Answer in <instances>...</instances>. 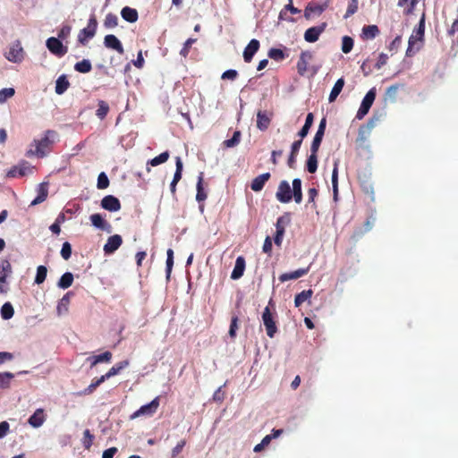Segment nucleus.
Listing matches in <instances>:
<instances>
[{
	"label": "nucleus",
	"instance_id": "nucleus-60",
	"mask_svg": "<svg viewBox=\"0 0 458 458\" xmlns=\"http://www.w3.org/2000/svg\"><path fill=\"white\" fill-rule=\"evenodd\" d=\"M271 442V437L266 436L259 444L254 446V452L259 453L263 450V448L269 445Z\"/></svg>",
	"mask_w": 458,
	"mask_h": 458
},
{
	"label": "nucleus",
	"instance_id": "nucleus-7",
	"mask_svg": "<svg viewBox=\"0 0 458 458\" xmlns=\"http://www.w3.org/2000/svg\"><path fill=\"white\" fill-rule=\"evenodd\" d=\"M159 406V397H156L149 403L142 405L138 411L134 412L131 418L140 417L142 415H153Z\"/></svg>",
	"mask_w": 458,
	"mask_h": 458
},
{
	"label": "nucleus",
	"instance_id": "nucleus-46",
	"mask_svg": "<svg viewBox=\"0 0 458 458\" xmlns=\"http://www.w3.org/2000/svg\"><path fill=\"white\" fill-rule=\"evenodd\" d=\"M118 25V17L117 15L114 13H107L106 15L105 21H104V26L106 28L111 29L114 28Z\"/></svg>",
	"mask_w": 458,
	"mask_h": 458
},
{
	"label": "nucleus",
	"instance_id": "nucleus-36",
	"mask_svg": "<svg viewBox=\"0 0 458 458\" xmlns=\"http://www.w3.org/2000/svg\"><path fill=\"white\" fill-rule=\"evenodd\" d=\"M267 55L269 58L276 62H281L288 57V55L283 49L279 48H270Z\"/></svg>",
	"mask_w": 458,
	"mask_h": 458
},
{
	"label": "nucleus",
	"instance_id": "nucleus-64",
	"mask_svg": "<svg viewBox=\"0 0 458 458\" xmlns=\"http://www.w3.org/2000/svg\"><path fill=\"white\" fill-rule=\"evenodd\" d=\"M448 35L458 40V20L454 21L452 27L448 30Z\"/></svg>",
	"mask_w": 458,
	"mask_h": 458
},
{
	"label": "nucleus",
	"instance_id": "nucleus-50",
	"mask_svg": "<svg viewBox=\"0 0 458 458\" xmlns=\"http://www.w3.org/2000/svg\"><path fill=\"white\" fill-rule=\"evenodd\" d=\"M94 436L90 433L89 429H85L83 432L82 444L85 449L89 450L93 444Z\"/></svg>",
	"mask_w": 458,
	"mask_h": 458
},
{
	"label": "nucleus",
	"instance_id": "nucleus-15",
	"mask_svg": "<svg viewBox=\"0 0 458 458\" xmlns=\"http://www.w3.org/2000/svg\"><path fill=\"white\" fill-rule=\"evenodd\" d=\"M38 195L37 197L31 201V206H35L38 204L42 203L45 201L48 195V182H41L38 184L37 188Z\"/></svg>",
	"mask_w": 458,
	"mask_h": 458
},
{
	"label": "nucleus",
	"instance_id": "nucleus-31",
	"mask_svg": "<svg viewBox=\"0 0 458 458\" xmlns=\"http://www.w3.org/2000/svg\"><path fill=\"white\" fill-rule=\"evenodd\" d=\"M70 86V82L65 75H61L55 81V93L62 95L64 93Z\"/></svg>",
	"mask_w": 458,
	"mask_h": 458
},
{
	"label": "nucleus",
	"instance_id": "nucleus-56",
	"mask_svg": "<svg viewBox=\"0 0 458 458\" xmlns=\"http://www.w3.org/2000/svg\"><path fill=\"white\" fill-rule=\"evenodd\" d=\"M71 31H72V27L70 25H68V24L63 25L57 33V36H58L57 38H59L61 40L66 39L70 36Z\"/></svg>",
	"mask_w": 458,
	"mask_h": 458
},
{
	"label": "nucleus",
	"instance_id": "nucleus-26",
	"mask_svg": "<svg viewBox=\"0 0 458 458\" xmlns=\"http://www.w3.org/2000/svg\"><path fill=\"white\" fill-rule=\"evenodd\" d=\"M270 117L267 115L266 112L259 111L257 114V127L260 131H265L268 128L270 124Z\"/></svg>",
	"mask_w": 458,
	"mask_h": 458
},
{
	"label": "nucleus",
	"instance_id": "nucleus-39",
	"mask_svg": "<svg viewBox=\"0 0 458 458\" xmlns=\"http://www.w3.org/2000/svg\"><path fill=\"white\" fill-rule=\"evenodd\" d=\"M98 108L96 111V115L100 119L103 120L106 118L109 112V106L108 104L104 100H98Z\"/></svg>",
	"mask_w": 458,
	"mask_h": 458
},
{
	"label": "nucleus",
	"instance_id": "nucleus-53",
	"mask_svg": "<svg viewBox=\"0 0 458 458\" xmlns=\"http://www.w3.org/2000/svg\"><path fill=\"white\" fill-rule=\"evenodd\" d=\"M175 165L176 169L174 174L173 182H178L182 179V172L183 167L182 162L179 157H176Z\"/></svg>",
	"mask_w": 458,
	"mask_h": 458
},
{
	"label": "nucleus",
	"instance_id": "nucleus-28",
	"mask_svg": "<svg viewBox=\"0 0 458 458\" xmlns=\"http://www.w3.org/2000/svg\"><path fill=\"white\" fill-rule=\"evenodd\" d=\"M72 296H73V293L68 292L60 300L57 305V312L59 315L66 313L68 311V306L70 304Z\"/></svg>",
	"mask_w": 458,
	"mask_h": 458
},
{
	"label": "nucleus",
	"instance_id": "nucleus-18",
	"mask_svg": "<svg viewBox=\"0 0 458 458\" xmlns=\"http://www.w3.org/2000/svg\"><path fill=\"white\" fill-rule=\"evenodd\" d=\"M327 7V4H318L316 3H310L304 12V16L310 19L312 14H321Z\"/></svg>",
	"mask_w": 458,
	"mask_h": 458
},
{
	"label": "nucleus",
	"instance_id": "nucleus-34",
	"mask_svg": "<svg viewBox=\"0 0 458 458\" xmlns=\"http://www.w3.org/2000/svg\"><path fill=\"white\" fill-rule=\"evenodd\" d=\"M89 218L92 225L97 228L105 230L107 226L110 227V225L102 217L100 214H93Z\"/></svg>",
	"mask_w": 458,
	"mask_h": 458
},
{
	"label": "nucleus",
	"instance_id": "nucleus-11",
	"mask_svg": "<svg viewBox=\"0 0 458 458\" xmlns=\"http://www.w3.org/2000/svg\"><path fill=\"white\" fill-rule=\"evenodd\" d=\"M104 45L106 47L115 50L120 55L124 53L121 41L113 34L106 35L104 38Z\"/></svg>",
	"mask_w": 458,
	"mask_h": 458
},
{
	"label": "nucleus",
	"instance_id": "nucleus-37",
	"mask_svg": "<svg viewBox=\"0 0 458 458\" xmlns=\"http://www.w3.org/2000/svg\"><path fill=\"white\" fill-rule=\"evenodd\" d=\"M128 365H129L128 360H123V361L116 363L105 374L106 377L108 379V378L117 375L123 369L126 368Z\"/></svg>",
	"mask_w": 458,
	"mask_h": 458
},
{
	"label": "nucleus",
	"instance_id": "nucleus-38",
	"mask_svg": "<svg viewBox=\"0 0 458 458\" xmlns=\"http://www.w3.org/2000/svg\"><path fill=\"white\" fill-rule=\"evenodd\" d=\"M169 157H170L169 152L165 151V152L159 154L158 156L155 157L154 158L148 160L147 162V165H151V166L159 165L161 164L165 163L168 160Z\"/></svg>",
	"mask_w": 458,
	"mask_h": 458
},
{
	"label": "nucleus",
	"instance_id": "nucleus-49",
	"mask_svg": "<svg viewBox=\"0 0 458 458\" xmlns=\"http://www.w3.org/2000/svg\"><path fill=\"white\" fill-rule=\"evenodd\" d=\"M109 186V179L106 173L102 172L98 174L97 187L99 190L106 189Z\"/></svg>",
	"mask_w": 458,
	"mask_h": 458
},
{
	"label": "nucleus",
	"instance_id": "nucleus-30",
	"mask_svg": "<svg viewBox=\"0 0 458 458\" xmlns=\"http://www.w3.org/2000/svg\"><path fill=\"white\" fill-rule=\"evenodd\" d=\"M112 359V353L108 351L101 353V354H98V355H94L92 357H89L88 358V360H90L91 361V367H94L95 365H97L98 363H100V362H110Z\"/></svg>",
	"mask_w": 458,
	"mask_h": 458
},
{
	"label": "nucleus",
	"instance_id": "nucleus-32",
	"mask_svg": "<svg viewBox=\"0 0 458 458\" xmlns=\"http://www.w3.org/2000/svg\"><path fill=\"white\" fill-rule=\"evenodd\" d=\"M306 169L310 174L316 173L318 169V152H310L306 161Z\"/></svg>",
	"mask_w": 458,
	"mask_h": 458
},
{
	"label": "nucleus",
	"instance_id": "nucleus-52",
	"mask_svg": "<svg viewBox=\"0 0 458 458\" xmlns=\"http://www.w3.org/2000/svg\"><path fill=\"white\" fill-rule=\"evenodd\" d=\"M166 254H167V259H166L165 271H166V277L169 278L171 272H172L173 266H174V251H173V250L168 249Z\"/></svg>",
	"mask_w": 458,
	"mask_h": 458
},
{
	"label": "nucleus",
	"instance_id": "nucleus-1",
	"mask_svg": "<svg viewBox=\"0 0 458 458\" xmlns=\"http://www.w3.org/2000/svg\"><path fill=\"white\" fill-rule=\"evenodd\" d=\"M55 135L54 131H47L45 136L41 140H34L31 147L35 148H30L27 151V157L36 156L38 157H43L46 156L47 149L53 144L54 140L50 139Z\"/></svg>",
	"mask_w": 458,
	"mask_h": 458
},
{
	"label": "nucleus",
	"instance_id": "nucleus-58",
	"mask_svg": "<svg viewBox=\"0 0 458 458\" xmlns=\"http://www.w3.org/2000/svg\"><path fill=\"white\" fill-rule=\"evenodd\" d=\"M400 85L394 84L387 88L386 91V97L388 99L395 100L397 92L399 90Z\"/></svg>",
	"mask_w": 458,
	"mask_h": 458
},
{
	"label": "nucleus",
	"instance_id": "nucleus-25",
	"mask_svg": "<svg viewBox=\"0 0 458 458\" xmlns=\"http://www.w3.org/2000/svg\"><path fill=\"white\" fill-rule=\"evenodd\" d=\"M293 198L297 204H300L302 200V191H301V181L299 178H295L293 181L292 189Z\"/></svg>",
	"mask_w": 458,
	"mask_h": 458
},
{
	"label": "nucleus",
	"instance_id": "nucleus-2",
	"mask_svg": "<svg viewBox=\"0 0 458 458\" xmlns=\"http://www.w3.org/2000/svg\"><path fill=\"white\" fill-rule=\"evenodd\" d=\"M98 21L95 15H91L88 26L81 30L78 35V40L81 44L86 45L88 39L92 38L97 31Z\"/></svg>",
	"mask_w": 458,
	"mask_h": 458
},
{
	"label": "nucleus",
	"instance_id": "nucleus-16",
	"mask_svg": "<svg viewBox=\"0 0 458 458\" xmlns=\"http://www.w3.org/2000/svg\"><path fill=\"white\" fill-rule=\"evenodd\" d=\"M270 173H264L259 174L252 180L250 183V189L256 192L260 191L264 188L266 182L270 179Z\"/></svg>",
	"mask_w": 458,
	"mask_h": 458
},
{
	"label": "nucleus",
	"instance_id": "nucleus-12",
	"mask_svg": "<svg viewBox=\"0 0 458 458\" xmlns=\"http://www.w3.org/2000/svg\"><path fill=\"white\" fill-rule=\"evenodd\" d=\"M260 47L258 39H251L243 51V59L245 63H250L254 55L259 51Z\"/></svg>",
	"mask_w": 458,
	"mask_h": 458
},
{
	"label": "nucleus",
	"instance_id": "nucleus-3",
	"mask_svg": "<svg viewBox=\"0 0 458 458\" xmlns=\"http://www.w3.org/2000/svg\"><path fill=\"white\" fill-rule=\"evenodd\" d=\"M24 50L20 40L14 41L4 54L5 58L13 63H21L24 59Z\"/></svg>",
	"mask_w": 458,
	"mask_h": 458
},
{
	"label": "nucleus",
	"instance_id": "nucleus-33",
	"mask_svg": "<svg viewBox=\"0 0 458 458\" xmlns=\"http://www.w3.org/2000/svg\"><path fill=\"white\" fill-rule=\"evenodd\" d=\"M73 275L71 272H65L59 279L57 286L61 289H67L73 283Z\"/></svg>",
	"mask_w": 458,
	"mask_h": 458
},
{
	"label": "nucleus",
	"instance_id": "nucleus-42",
	"mask_svg": "<svg viewBox=\"0 0 458 458\" xmlns=\"http://www.w3.org/2000/svg\"><path fill=\"white\" fill-rule=\"evenodd\" d=\"M311 295H312V291L311 290H304L301 293H298L295 296V300H294L295 305L297 307L301 305L303 302H305L306 301L310 300Z\"/></svg>",
	"mask_w": 458,
	"mask_h": 458
},
{
	"label": "nucleus",
	"instance_id": "nucleus-9",
	"mask_svg": "<svg viewBox=\"0 0 458 458\" xmlns=\"http://www.w3.org/2000/svg\"><path fill=\"white\" fill-rule=\"evenodd\" d=\"M101 207L107 211L116 212L121 209V202L116 197L107 195L102 199Z\"/></svg>",
	"mask_w": 458,
	"mask_h": 458
},
{
	"label": "nucleus",
	"instance_id": "nucleus-51",
	"mask_svg": "<svg viewBox=\"0 0 458 458\" xmlns=\"http://www.w3.org/2000/svg\"><path fill=\"white\" fill-rule=\"evenodd\" d=\"M323 136H324V134L316 132V134H315V136L313 138L311 146H310V152H313V153L314 152H318L320 144H321L322 140H323Z\"/></svg>",
	"mask_w": 458,
	"mask_h": 458
},
{
	"label": "nucleus",
	"instance_id": "nucleus-48",
	"mask_svg": "<svg viewBox=\"0 0 458 458\" xmlns=\"http://www.w3.org/2000/svg\"><path fill=\"white\" fill-rule=\"evenodd\" d=\"M332 185H333V192L334 198L336 199L338 194V168L337 164H335V167L332 173Z\"/></svg>",
	"mask_w": 458,
	"mask_h": 458
},
{
	"label": "nucleus",
	"instance_id": "nucleus-43",
	"mask_svg": "<svg viewBox=\"0 0 458 458\" xmlns=\"http://www.w3.org/2000/svg\"><path fill=\"white\" fill-rule=\"evenodd\" d=\"M241 135L242 134H241L240 131H235L231 139L225 140L223 142L224 146L225 148H233V147L237 146L241 141Z\"/></svg>",
	"mask_w": 458,
	"mask_h": 458
},
{
	"label": "nucleus",
	"instance_id": "nucleus-44",
	"mask_svg": "<svg viewBox=\"0 0 458 458\" xmlns=\"http://www.w3.org/2000/svg\"><path fill=\"white\" fill-rule=\"evenodd\" d=\"M354 41L352 38L349 36H344L342 38V51L344 54L350 53L353 48Z\"/></svg>",
	"mask_w": 458,
	"mask_h": 458
},
{
	"label": "nucleus",
	"instance_id": "nucleus-4",
	"mask_svg": "<svg viewBox=\"0 0 458 458\" xmlns=\"http://www.w3.org/2000/svg\"><path fill=\"white\" fill-rule=\"evenodd\" d=\"M376 98V89H370L362 99L360 106L357 112L356 117L362 119L369 111Z\"/></svg>",
	"mask_w": 458,
	"mask_h": 458
},
{
	"label": "nucleus",
	"instance_id": "nucleus-20",
	"mask_svg": "<svg viewBox=\"0 0 458 458\" xmlns=\"http://www.w3.org/2000/svg\"><path fill=\"white\" fill-rule=\"evenodd\" d=\"M380 33L379 29L377 25H365L362 28L360 38L363 40L373 39Z\"/></svg>",
	"mask_w": 458,
	"mask_h": 458
},
{
	"label": "nucleus",
	"instance_id": "nucleus-54",
	"mask_svg": "<svg viewBox=\"0 0 458 458\" xmlns=\"http://www.w3.org/2000/svg\"><path fill=\"white\" fill-rule=\"evenodd\" d=\"M15 93L13 88H4L0 90V103L5 102L8 98H12Z\"/></svg>",
	"mask_w": 458,
	"mask_h": 458
},
{
	"label": "nucleus",
	"instance_id": "nucleus-13",
	"mask_svg": "<svg viewBox=\"0 0 458 458\" xmlns=\"http://www.w3.org/2000/svg\"><path fill=\"white\" fill-rule=\"evenodd\" d=\"M325 26L326 24L309 28L304 33L305 40L310 43L316 42L318 39L320 34L324 31Z\"/></svg>",
	"mask_w": 458,
	"mask_h": 458
},
{
	"label": "nucleus",
	"instance_id": "nucleus-6",
	"mask_svg": "<svg viewBox=\"0 0 458 458\" xmlns=\"http://www.w3.org/2000/svg\"><path fill=\"white\" fill-rule=\"evenodd\" d=\"M276 197L281 203H288L292 200V189L287 181H282L279 183Z\"/></svg>",
	"mask_w": 458,
	"mask_h": 458
},
{
	"label": "nucleus",
	"instance_id": "nucleus-47",
	"mask_svg": "<svg viewBox=\"0 0 458 458\" xmlns=\"http://www.w3.org/2000/svg\"><path fill=\"white\" fill-rule=\"evenodd\" d=\"M291 221L290 214L285 213L284 215L279 216L276 223V229H284L289 225Z\"/></svg>",
	"mask_w": 458,
	"mask_h": 458
},
{
	"label": "nucleus",
	"instance_id": "nucleus-23",
	"mask_svg": "<svg viewBox=\"0 0 458 458\" xmlns=\"http://www.w3.org/2000/svg\"><path fill=\"white\" fill-rule=\"evenodd\" d=\"M375 218L370 216L367 218L365 224H364V229H357L354 231L353 234L352 235V238L354 241L359 240L365 233L370 231L374 225Z\"/></svg>",
	"mask_w": 458,
	"mask_h": 458
},
{
	"label": "nucleus",
	"instance_id": "nucleus-55",
	"mask_svg": "<svg viewBox=\"0 0 458 458\" xmlns=\"http://www.w3.org/2000/svg\"><path fill=\"white\" fill-rule=\"evenodd\" d=\"M196 40H197L196 38H188L185 41V43L183 44V47L180 51V55L183 57H187L190 53V49H191L192 44L195 43Z\"/></svg>",
	"mask_w": 458,
	"mask_h": 458
},
{
	"label": "nucleus",
	"instance_id": "nucleus-22",
	"mask_svg": "<svg viewBox=\"0 0 458 458\" xmlns=\"http://www.w3.org/2000/svg\"><path fill=\"white\" fill-rule=\"evenodd\" d=\"M203 181H204V174L203 172H200L198 176V182H197V194H196V199L199 202H202L207 199L208 194L203 187Z\"/></svg>",
	"mask_w": 458,
	"mask_h": 458
},
{
	"label": "nucleus",
	"instance_id": "nucleus-27",
	"mask_svg": "<svg viewBox=\"0 0 458 458\" xmlns=\"http://www.w3.org/2000/svg\"><path fill=\"white\" fill-rule=\"evenodd\" d=\"M344 83H345V81H344V78H340L336 81V82L335 83V85L329 94L328 101L330 103L334 102L337 98V97L343 90Z\"/></svg>",
	"mask_w": 458,
	"mask_h": 458
},
{
	"label": "nucleus",
	"instance_id": "nucleus-19",
	"mask_svg": "<svg viewBox=\"0 0 458 458\" xmlns=\"http://www.w3.org/2000/svg\"><path fill=\"white\" fill-rule=\"evenodd\" d=\"M46 420V415L44 410L39 408L29 418V423L33 428H38L43 425Z\"/></svg>",
	"mask_w": 458,
	"mask_h": 458
},
{
	"label": "nucleus",
	"instance_id": "nucleus-5",
	"mask_svg": "<svg viewBox=\"0 0 458 458\" xmlns=\"http://www.w3.org/2000/svg\"><path fill=\"white\" fill-rule=\"evenodd\" d=\"M46 46L57 57H63L68 52V47L62 43V40L55 37L47 38Z\"/></svg>",
	"mask_w": 458,
	"mask_h": 458
},
{
	"label": "nucleus",
	"instance_id": "nucleus-40",
	"mask_svg": "<svg viewBox=\"0 0 458 458\" xmlns=\"http://www.w3.org/2000/svg\"><path fill=\"white\" fill-rule=\"evenodd\" d=\"M47 275V267L40 265L37 267V274L34 279V283L37 284H41L46 280Z\"/></svg>",
	"mask_w": 458,
	"mask_h": 458
},
{
	"label": "nucleus",
	"instance_id": "nucleus-62",
	"mask_svg": "<svg viewBox=\"0 0 458 458\" xmlns=\"http://www.w3.org/2000/svg\"><path fill=\"white\" fill-rule=\"evenodd\" d=\"M284 233H285V230H284V229H279V228L276 229V235L274 237V242H275L276 245L281 246Z\"/></svg>",
	"mask_w": 458,
	"mask_h": 458
},
{
	"label": "nucleus",
	"instance_id": "nucleus-24",
	"mask_svg": "<svg viewBox=\"0 0 458 458\" xmlns=\"http://www.w3.org/2000/svg\"><path fill=\"white\" fill-rule=\"evenodd\" d=\"M121 15L123 20L131 23L137 21L139 18L137 10L129 6H125L122 9Z\"/></svg>",
	"mask_w": 458,
	"mask_h": 458
},
{
	"label": "nucleus",
	"instance_id": "nucleus-8",
	"mask_svg": "<svg viewBox=\"0 0 458 458\" xmlns=\"http://www.w3.org/2000/svg\"><path fill=\"white\" fill-rule=\"evenodd\" d=\"M313 58V55L310 51H302L300 55V58L297 62V72L299 75L304 76L308 71V65L310 60Z\"/></svg>",
	"mask_w": 458,
	"mask_h": 458
},
{
	"label": "nucleus",
	"instance_id": "nucleus-61",
	"mask_svg": "<svg viewBox=\"0 0 458 458\" xmlns=\"http://www.w3.org/2000/svg\"><path fill=\"white\" fill-rule=\"evenodd\" d=\"M238 76V72L236 70H233V69H230V70H227L225 71L223 74H222V79L223 80H235Z\"/></svg>",
	"mask_w": 458,
	"mask_h": 458
},
{
	"label": "nucleus",
	"instance_id": "nucleus-41",
	"mask_svg": "<svg viewBox=\"0 0 458 458\" xmlns=\"http://www.w3.org/2000/svg\"><path fill=\"white\" fill-rule=\"evenodd\" d=\"M74 69L79 72L87 73L91 71L92 65L89 60L83 59L82 61L75 64Z\"/></svg>",
	"mask_w": 458,
	"mask_h": 458
},
{
	"label": "nucleus",
	"instance_id": "nucleus-14",
	"mask_svg": "<svg viewBox=\"0 0 458 458\" xmlns=\"http://www.w3.org/2000/svg\"><path fill=\"white\" fill-rule=\"evenodd\" d=\"M310 265L308 266L305 268H299L295 271L289 272V273H284L279 276V280L284 283L289 280H295L298 279L305 275H307L310 271Z\"/></svg>",
	"mask_w": 458,
	"mask_h": 458
},
{
	"label": "nucleus",
	"instance_id": "nucleus-21",
	"mask_svg": "<svg viewBox=\"0 0 458 458\" xmlns=\"http://www.w3.org/2000/svg\"><path fill=\"white\" fill-rule=\"evenodd\" d=\"M421 42L422 40H419L418 37L412 33L409 38L406 55L412 56L416 52H418L420 48Z\"/></svg>",
	"mask_w": 458,
	"mask_h": 458
},
{
	"label": "nucleus",
	"instance_id": "nucleus-57",
	"mask_svg": "<svg viewBox=\"0 0 458 458\" xmlns=\"http://www.w3.org/2000/svg\"><path fill=\"white\" fill-rule=\"evenodd\" d=\"M61 256L64 260H68L72 255V246L68 242L63 243Z\"/></svg>",
	"mask_w": 458,
	"mask_h": 458
},
{
	"label": "nucleus",
	"instance_id": "nucleus-17",
	"mask_svg": "<svg viewBox=\"0 0 458 458\" xmlns=\"http://www.w3.org/2000/svg\"><path fill=\"white\" fill-rule=\"evenodd\" d=\"M245 270V259L239 256L235 260L233 270L231 274V278L233 280L239 279L242 276Z\"/></svg>",
	"mask_w": 458,
	"mask_h": 458
},
{
	"label": "nucleus",
	"instance_id": "nucleus-63",
	"mask_svg": "<svg viewBox=\"0 0 458 458\" xmlns=\"http://www.w3.org/2000/svg\"><path fill=\"white\" fill-rule=\"evenodd\" d=\"M13 307L11 302H5L1 308V315H13Z\"/></svg>",
	"mask_w": 458,
	"mask_h": 458
},
{
	"label": "nucleus",
	"instance_id": "nucleus-35",
	"mask_svg": "<svg viewBox=\"0 0 458 458\" xmlns=\"http://www.w3.org/2000/svg\"><path fill=\"white\" fill-rule=\"evenodd\" d=\"M14 378V374L11 372L0 373V388L9 389L11 387L12 380Z\"/></svg>",
	"mask_w": 458,
	"mask_h": 458
},
{
	"label": "nucleus",
	"instance_id": "nucleus-29",
	"mask_svg": "<svg viewBox=\"0 0 458 458\" xmlns=\"http://www.w3.org/2000/svg\"><path fill=\"white\" fill-rule=\"evenodd\" d=\"M264 321V326L267 331V335L269 337H274L275 334L276 333V321L274 320V317H262Z\"/></svg>",
	"mask_w": 458,
	"mask_h": 458
},
{
	"label": "nucleus",
	"instance_id": "nucleus-45",
	"mask_svg": "<svg viewBox=\"0 0 458 458\" xmlns=\"http://www.w3.org/2000/svg\"><path fill=\"white\" fill-rule=\"evenodd\" d=\"M425 32V13L422 14L418 27L414 30L413 34L418 37L419 40H423Z\"/></svg>",
	"mask_w": 458,
	"mask_h": 458
},
{
	"label": "nucleus",
	"instance_id": "nucleus-59",
	"mask_svg": "<svg viewBox=\"0 0 458 458\" xmlns=\"http://www.w3.org/2000/svg\"><path fill=\"white\" fill-rule=\"evenodd\" d=\"M358 11V0H351L348 4L344 18H348Z\"/></svg>",
	"mask_w": 458,
	"mask_h": 458
},
{
	"label": "nucleus",
	"instance_id": "nucleus-10",
	"mask_svg": "<svg viewBox=\"0 0 458 458\" xmlns=\"http://www.w3.org/2000/svg\"><path fill=\"white\" fill-rule=\"evenodd\" d=\"M123 243V238L119 234H114L108 237L106 243L104 245V252L106 254H112L117 250Z\"/></svg>",
	"mask_w": 458,
	"mask_h": 458
}]
</instances>
